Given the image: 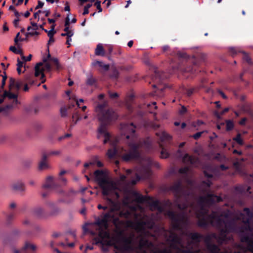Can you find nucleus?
Masks as SVG:
<instances>
[{
    "mask_svg": "<svg viewBox=\"0 0 253 253\" xmlns=\"http://www.w3.org/2000/svg\"><path fill=\"white\" fill-rule=\"evenodd\" d=\"M42 61L43 63H44L43 67H42V69H43V71H45L48 72H51V71L52 70V67H51V64L47 62V59L43 58Z\"/></svg>",
    "mask_w": 253,
    "mask_h": 253,
    "instance_id": "obj_35",
    "label": "nucleus"
},
{
    "mask_svg": "<svg viewBox=\"0 0 253 253\" xmlns=\"http://www.w3.org/2000/svg\"><path fill=\"white\" fill-rule=\"evenodd\" d=\"M33 76L32 74L26 75L24 77V82L30 84H33L34 81L33 79Z\"/></svg>",
    "mask_w": 253,
    "mask_h": 253,
    "instance_id": "obj_39",
    "label": "nucleus"
},
{
    "mask_svg": "<svg viewBox=\"0 0 253 253\" xmlns=\"http://www.w3.org/2000/svg\"><path fill=\"white\" fill-rule=\"evenodd\" d=\"M208 251L211 253H219L220 249L217 245H210Z\"/></svg>",
    "mask_w": 253,
    "mask_h": 253,
    "instance_id": "obj_41",
    "label": "nucleus"
},
{
    "mask_svg": "<svg viewBox=\"0 0 253 253\" xmlns=\"http://www.w3.org/2000/svg\"><path fill=\"white\" fill-rule=\"evenodd\" d=\"M67 109L66 107H62L60 109V113L62 117H65L67 114Z\"/></svg>",
    "mask_w": 253,
    "mask_h": 253,
    "instance_id": "obj_62",
    "label": "nucleus"
},
{
    "mask_svg": "<svg viewBox=\"0 0 253 253\" xmlns=\"http://www.w3.org/2000/svg\"><path fill=\"white\" fill-rule=\"evenodd\" d=\"M204 132V131L198 132L194 134L192 137L195 140H198L202 135V134Z\"/></svg>",
    "mask_w": 253,
    "mask_h": 253,
    "instance_id": "obj_59",
    "label": "nucleus"
},
{
    "mask_svg": "<svg viewBox=\"0 0 253 253\" xmlns=\"http://www.w3.org/2000/svg\"><path fill=\"white\" fill-rule=\"evenodd\" d=\"M108 104L106 102L98 104L95 107V110L97 113L98 119L100 122L98 127V138L100 135H103L104 139L103 143H107L110 140V135L106 131V127L111 122L116 121L118 118L117 114L111 108L106 109Z\"/></svg>",
    "mask_w": 253,
    "mask_h": 253,
    "instance_id": "obj_2",
    "label": "nucleus"
},
{
    "mask_svg": "<svg viewBox=\"0 0 253 253\" xmlns=\"http://www.w3.org/2000/svg\"><path fill=\"white\" fill-rule=\"evenodd\" d=\"M95 6H96L97 9L98 10L99 12L102 11V8L101 6V1L97 0L94 4Z\"/></svg>",
    "mask_w": 253,
    "mask_h": 253,
    "instance_id": "obj_56",
    "label": "nucleus"
},
{
    "mask_svg": "<svg viewBox=\"0 0 253 253\" xmlns=\"http://www.w3.org/2000/svg\"><path fill=\"white\" fill-rule=\"evenodd\" d=\"M95 54L97 56H104L105 54V50L101 43H98L95 49Z\"/></svg>",
    "mask_w": 253,
    "mask_h": 253,
    "instance_id": "obj_30",
    "label": "nucleus"
},
{
    "mask_svg": "<svg viewBox=\"0 0 253 253\" xmlns=\"http://www.w3.org/2000/svg\"><path fill=\"white\" fill-rule=\"evenodd\" d=\"M229 111L228 108H224L222 111H221L220 113L218 112L217 111H215L214 112V115L216 116V117L218 119H220L221 118V116L223 115H224L225 113H227Z\"/></svg>",
    "mask_w": 253,
    "mask_h": 253,
    "instance_id": "obj_45",
    "label": "nucleus"
},
{
    "mask_svg": "<svg viewBox=\"0 0 253 253\" xmlns=\"http://www.w3.org/2000/svg\"><path fill=\"white\" fill-rule=\"evenodd\" d=\"M42 66L43 63L42 62H40L37 64L35 67V76L38 77L40 75H41V79L42 80V83L45 82V80L43 79V78L45 77V75L43 73V69L42 68Z\"/></svg>",
    "mask_w": 253,
    "mask_h": 253,
    "instance_id": "obj_17",
    "label": "nucleus"
},
{
    "mask_svg": "<svg viewBox=\"0 0 253 253\" xmlns=\"http://www.w3.org/2000/svg\"><path fill=\"white\" fill-rule=\"evenodd\" d=\"M153 246V244L147 239L142 238L139 242V248L140 250L148 249Z\"/></svg>",
    "mask_w": 253,
    "mask_h": 253,
    "instance_id": "obj_20",
    "label": "nucleus"
},
{
    "mask_svg": "<svg viewBox=\"0 0 253 253\" xmlns=\"http://www.w3.org/2000/svg\"><path fill=\"white\" fill-rule=\"evenodd\" d=\"M94 240L96 241V244H100L102 246H113L115 244H113L111 243V242L109 240H105V239H98L97 238H95Z\"/></svg>",
    "mask_w": 253,
    "mask_h": 253,
    "instance_id": "obj_31",
    "label": "nucleus"
},
{
    "mask_svg": "<svg viewBox=\"0 0 253 253\" xmlns=\"http://www.w3.org/2000/svg\"><path fill=\"white\" fill-rule=\"evenodd\" d=\"M22 15H23L22 13L19 12V15L18 16H15L16 18L13 21V25L15 28H17L19 26V22L20 20L19 17Z\"/></svg>",
    "mask_w": 253,
    "mask_h": 253,
    "instance_id": "obj_49",
    "label": "nucleus"
},
{
    "mask_svg": "<svg viewBox=\"0 0 253 253\" xmlns=\"http://www.w3.org/2000/svg\"><path fill=\"white\" fill-rule=\"evenodd\" d=\"M138 224L141 227H146L149 229H152L155 225V222L151 219H148L145 221H140Z\"/></svg>",
    "mask_w": 253,
    "mask_h": 253,
    "instance_id": "obj_21",
    "label": "nucleus"
},
{
    "mask_svg": "<svg viewBox=\"0 0 253 253\" xmlns=\"http://www.w3.org/2000/svg\"><path fill=\"white\" fill-rule=\"evenodd\" d=\"M119 215L121 217L128 219L130 217L131 213L128 211H121L120 212Z\"/></svg>",
    "mask_w": 253,
    "mask_h": 253,
    "instance_id": "obj_46",
    "label": "nucleus"
},
{
    "mask_svg": "<svg viewBox=\"0 0 253 253\" xmlns=\"http://www.w3.org/2000/svg\"><path fill=\"white\" fill-rule=\"evenodd\" d=\"M34 215L38 217H43L45 216V213L43 208L40 207H37L33 209L32 211Z\"/></svg>",
    "mask_w": 253,
    "mask_h": 253,
    "instance_id": "obj_25",
    "label": "nucleus"
},
{
    "mask_svg": "<svg viewBox=\"0 0 253 253\" xmlns=\"http://www.w3.org/2000/svg\"><path fill=\"white\" fill-rule=\"evenodd\" d=\"M240 216L241 219H242V222L244 224V226H242L240 228V231L242 233V234L240 235V238L241 237V236L243 234H247L249 235L247 233H245L244 231H250V232H253V226H251L250 222V218H245V215L244 214L241 213L240 214Z\"/></svg>",
    "mask_w": 253,
    "mask_h": 253,
    "instance_id": "obj_12",
    "label": "nucleus"
},
{
    "mask_svg": "<svg viewBox=\"0 0 253 253\" xmlns=\"http://www.w3.org/2000/svg\"><path fill=\"white\" fill-rule=\"evenodd\" d=\"M241 242L247 244V250L253 253V238L250 235L243 234L241 237Z\"/></svg>",
    "mask_w": 253,
    "mask_h": 253,
    "instance_id": "obj_13",
    "label": "nucleus"
},
{
    "mask_svg": "<svg viewBox=\"0 0 253 253\" xmlns=\"http://www.w3.org/2000/svg\"><path fill=\"white\" fill-rule=\"evenodd\" d=\"M9 10H11L14 12V15L15 16H18L19 15V12L15 8L14 6L13 5H10L9 7Z\"/></svg>",
    "mask_w": 253,
    "mask_h": 253,
    "instance_id": "obj_61",
    "label": "nucleus"
},
{
    "mask_svg": "<svg viewBox=\"0 0 253 253\" xmlns=\"http://www.w3.org/2000/svg\"><path fill=\"white\" fill-rule=\"evenodd\" d=\"M108 94L111 99H116L119 97V94L117 92L112 93L111 91H109Z\"/></svg>",
    "mask_w": 253,
    "mask_h": 253,
    "instance_id": "obj_58",
    "label": "nucleus"
},
{
    "mask_svg": "<svg viewBox=\"0 0 253 253\" xmlns=\"http://www.w3.org/2000/svg\"><path fill=\"white\" fill-rule=\"evenodd\" d=\"M212 238H216V235L214 233L208 234L206 236H204L203 239L205 242L207 248L209 250V247L210 245H215V244L211 243V241Z\"/></svg>",
    "mask_w": 253,
    "mask_h": 253,
    "instance_id": "obj_23",
    "label": "nucleus"
},
{
    "mask_svg": "<svg viewBox=\"0 0 253 253\" xmlns=\"http://www.w3.org/2000/svg\"><path fill=\"white\" fill-rule=\"evenodd\" d=\"M152 253H171V251L168 249L165 248L164 249H157L152 251Z\"/></svg>",
    "mask_w": 253,
    "mask_h": 253,
    "instance_id": "obj_44",
    "label": "nucleus"
},
{
    "mask_svg": "<svg viewBox=\"0 0 253 253\" xmlns=\"http://www.w3.org/2000/svg\"><path fill=\"white\" fill-rule=\"evenodd\" d=\"M47 157L48 156L45 153L42 154L41 160L38 167L39 171L46 170L50 168L49 165L47 162Z\"/></svg>",
    "mask_w": 253,
    "mask_h": 253,
    "instance_id": "obj_15",
    "label": "nucleus"
},
{
    "mask_svg": "<svg viewBox=\"0 0 253 253\" xmlns=\"http://www.w3.org/2000/svg\"><path fill=\"white\" fill-rule=\"evenodd\" d=\"M169 190L173 193L177 200L182 197H187L189 196V192L185 190L181 180H177L170 186Z\"/></svg>",
    "mask_w": 253,
    "mask_h": 253,
    "instance_id": "obj_10",
    "label": "nucleus"
},
{
    "mask_svg": "<svg viewBox=\"0 0 253 253\" xmlns=\"http://www.w3.org/2000/svg\"><path fill=\"white\" fill-rule=\"evenodd\" d=\"M221 201H222V199L220 196L213 194H208L206 196L200 197L198 201L199 209L196 211V216L198 219L197 225L199 227L206 228L211 225V220L209 217L211 214H209V210L205 206V204L211 205L215 202Z\"/></svg>",
    "mask_w": 253,
    "mask_h": 253,
    "instance_id": "obj_3",
    "label": "nucleus"
},
{
    "mask_svg": "<svg viewBox=\"0 0 253 253\" xmlns=\"http://www.w3.org/2000/svg\"><path fill=\"white\" fill-rule=\"evenodd\" d=\"M233 140L240 145H242L244 144L243 140L241 138V135L240 133H238L237 136L233 138Z\"/></svg>",
    "mask_w": 253,
    "mask_h": 253,
    "instance_id": "obj_47",
    "label": "nucleus"
},
{
    "mask_svg": "<svg viewBox=\"0 0 253 253\" xmlns=\"http://www.w3.org/2000/svg\"><path fill=\"white\" fill-rule=\"evenodd\" d=\"M14 217L15 214L14 213H11L9 215H8L6 218L7 224H10L11 221L14 219Z\"/></svg>",
    "mask_w": 253,
    "mask_h": 253,
    "instance_id": "obj_52",
    "label": "nucleus"
},
{
    "mask_svg": "<svg viewBox=\"0 0 253 253\" xmlns=\"http://www.w3.org/2000/svg\"><path fill=\"white\" fill-rule=\"evenodd\" d=\"M16 81L14 78H10L9 79V86L10 88L14 87L16 84Z\"/></svg>",
    "mask_w": 253,
    "mask_h": 253,
    "instance_id": "obj_63",
    "label": "nucleus"
},
{
    "mask_svg": "<svg viewBox=\"0 0 253 253\" xmlns=\"http://www.w3.org/2000/svg\"><path fill=\"white\" fill-rule=\"evenodd\" d=\"M43 31L47 34V36L49 38L53 37L54 35L56 33V31H48L47 29H43Z\"/></svg>",
    "mask_w": 253,
    "mask_h": 253,
    "instance_id": "obj_57",
    "label": "nucleus"
},
{
    "mask_svg": "<svg viewBox=\"0 0 253 253\" xmlns=\"http://www.w3.org/2000/svg\"><path fill=\"white\" fill-rule=\"evenodd\" d=\"M242 52L243 54V59L245 61H246L247 63H248L249 65H253V63L252 61V59H251V57H250V56L244 51H242Z\"/></svg>",
    "mask_w": 253,
    "mask_h": 253,
    "instance_id": "obj_43",
    "label": "nucleus"
},
{
    "mask_svg": "<svg viewBox=\"0 0 253 253\" xmlns=\"http://www.w3.org/2000/svg\"><path fill=\"white\" fill-rule=\"evenodd\" d=\"M92 65L94 66H98L100 72L107 71L109 69V65L104 64L102 61H96L92 63Z\"/></svg>",
    "mask_w": 253,
    "mask_h": 253,
    "instance_id": "obj_22",
    "label": "nucleus"
},
{
    "mask_svg": "<svg viewBox=\"0 0 253 253\" xmlns=\"http://www.w3.org/2000/svg\"><path fill=\"white\" fill-rule=\"evenodd\" d=\"M23 84V82L21 81H17L16 82L14 87H15L17 90H19L21 88Z\"/></svg>",
    "mask_w": 253,
    "mask_h": 253,
    "instance_id": "obj_60",
    "label": "nucleus"
},
{
    "mask_svg": "<svg viewBox=\"0 0 253 253\" xmlns=\"http://www.w3.org/2000/svg\"><path fill=\"white\" fill-rule=\"evenodd\" d=\"M59 186V185L54 177L51 176H48L47 177L45 183L43 185L42 187L45 189H54Z\"/></svg>",
    "mask_w": 253,
    "mask_h": 253,
    "instance_id": "obj_14",
    "label": "nucleus"
},
{
    "mask_svg": "<svg viewBox=\"0 0 253 253\" xmlns=\"http://www.w3.org/2000/svg\"><path fill=\"white\" fill-rule=\"evenodd\" d=\"M165 214L171 220V225L173 229L178 231L182 230V224L184 219V217L183 215L176 213L171 210L167 211Z\"/></svg>",
    "mask_w": 253,
    "mask_h": 253,
    "instance_id": "obj_9",
    "label": "nucleus"
},
{
    "mask_svg": "<svg viewBox=\"0 0 253 253\" xmlns=\"http://www.w3.org/2000/svg\"><path fill=\"white\" fill-rule=\"evenodd\" d=\"M11 187L13 190L16 191H23L25 190V187L23 183L21 181H17L13 183Z\"/></svg>",
    "mask_w": 253,
    "mask_h": 253,
    "instance_id": "obj_27",
    "label": "nucleus"
},
{
    "mask_svg": "<svg viewBox=\"0 0 253 253\" xmlns=\"http://www.w3.org/2000/svg\"><path fill=\"white\" fill-rule=\"evenodd\" d=\"M182 162L184 163L193 165L195 163L196 161L193 156L189 155L188 154H186L182 158Z\"/></svg>",
    "mask_w": 253,
    "mask_h": 253,
    "instance_id": "obj_29",
    "label": "nucleus"
},
{
    "mask_svg": "<svg viewBox=\"0 0 253 253\" xmlns=\"http://www.w3.org/2000/svg\"><path fill=\"white\" fill-rule=\"evenodd\" d=\"M178 57L182 59V65H179L178 69L183 72H190L193 73L197 70V68L199 66L202 62L204 61L205 55L200 54L199 57L195 56L190 57L185 53L178 52Z\"/></svg>",
    "mask_w": 253,
    "mask_h": 253,
    "instance_id": "obj_5",
    "label": "nucleus"
},
{
    "mask_svg": "<svg viewBox=\"0 0 253 253\" xmlns=\"http://www.w3.org/2000/svg\"><path fill=\"white\" fill-rule=\"evenodd\" d=\"M95 181L102 189L103 196H107L116 189L115 183L109 179L102 170H96L94 172Z\"/></svg>",
    "mask_w": 253,
    "mask_h": 253,
    "instance_id": "obj_7",
    "label": "nucleus"
},
{
    "mask_svg": "<svg viewBox=\"0 0 253 253\" xmlns=\"http://www.w3.org/2000/svg\"><path fill=\"white\" fill-rule=\"evenodd\" d=\"M152 166H155L157 168L160 167L158 163L151 158H147L145 164H142L136 168L134 173L135 178L127 181L126 180V176L122 174L120 176V180L121 181L127 184L134 185L140 180L141 177L144 178H148L151 176L152 174L151 168Z\"/></svg>",
    "mask_w": 253,
    "mask_h": 253,
    "instance_id": "obj_4",
    "label": "nucleus"
},
{
    "mask_svg": "<svg viewBox=\"0 0 253 253\" xmlns=\"http://www.w3.org/2000/svg\"><path fill=\"white\" fill-rule=\"evenodd\" d=\"M95 80L92 77H90L87 78L86 83L87 85H92L95 84Z\"/></svg>",
    "mask_w": 253,
    "mask_h": 253,
    "instance_id": "obj_51",
    "label": "nucleus"
},
{
    "mask_svg": "<svg viewBox=\"0 0 253 253\" xmlns=\"http://www.w3.org/2000/svg\"><path fill=\"white\" fill-rule=\"evenodd\" d=\"M122 131L126 138L130 140L128 142V152L122 156V159L125 162L131 160H138L141 157L140 148L147 143L146 141L136 142L135 140V132L136 126L133 123L125 124L122 125Z\"/></svg>",
    "mask_w": 253,
    "mask_h": 253,
    "instance_id": "obj_1",
    "label": "nucleus"
},
{
    "mask_svg": "<svg viewBox=\"0 0 253 253\" xmlns=\"http://www.w3.org/2000/svg\"><path fill=\"white\" fill-rule=\"evenodd\" d=\"M226 124V130L227 131H229L232 130L234 127V124L233 121L231 120H225Z\"/></svg>",
    "mask_w": 253,
    "mask_h": 253,
    "instance_id": "obj_38",
    "label": "nucleus"
},
{
    "mask_svg": "<svg viewBox=\"0 0 253 253\" xmlns=\"http://www.w3.org/2000/svg\"><path fill=\"white\" fill-rule=\"evenodd\" d=\"M32 55L31 54H29V56H28L27 57L22 55L21 57V59L24 62L30 61H31V60L32 59Z\"/></svg>",
    "mask_w": 253,
    "mask_h": 253,
    "instance_id": "obj_64",
    "label": "nucleus"
},
{
    "mask_svg": "<svg viewBox=\"0 0 253 253\" xmlns=\"http://www.w3.org/2000/svg\"><path fill=\"white\" fill-rule=\"evenodd\" d=\"M189 170L188 167H185L179 169L178 172L181 174H187Z\"/></svg>",
    "mask_w": 253,
    "mask_h": 253,
    "instance_id": "obj_54",
    "label": "nucleus"
},
{
    "mask_svg": "<svg viewBox=\"0 0 253 253\" xmlns=\"http://www.w3.org/2000/svg\"><path fill=\"white\" fill-rule=\"evenodd\" d=\"M94 224L98 226L99 230L101 229H107L109 227L107 221L102 217L101 218H97L94 222Z\"/></svg>",
    "mask_w": 253,
    "mask_h": 253,
    "instance_id": "obj_19",
    "label": "nucleus"
},
{
    "mask_svg": "<svg viewBox=\"0 0 253 253\" xmlns=\"http://www.w3.org/2000/svg\"><path fill=\"white\" fill-rule=\"evenodd\" d=\"M173 245H180L181 244V239L174 231H170L169 236V239Z\"/></svg>",
    "mask_w": 253,
    "mask_h": 253,
    "instance_id": "obj_18",
    "label": "nucleus"
},
{
    "mask_svg": "<svg viewBox=\"0 0 253 253\" xmlns=\"http://www.w3.org/2000/svg\"><path fill=\"white\" fill-rule=\"evenodd\" d=\"M209 217L211 220V225L216 226L220 229L221 233L227 234L234 231L235 228L234 220L226 221L220 218L218 212L216 211H212Z\"/></svg>",
    "mask_w": 253,
    "mask_h": 253,
    "instance_id": "obj_6",
    "label": "nucleus"
},
{
    "mask_svg": "<svg viewBox=\"0 0 253 253\" xmlns=\"http://www.w3.org/2000/svg\"><path fill=\"white\" fill-rule=\"evenodd\" d=\"M73 120H75V124H76L77 122L82 119V118L80 116L78 113H75L72 116Z\"/></svg>",
    "mask_w": 253,
    "mask_h": 253,
    "instance_id": "obj_55",
    "label": "nucleus"
},
{
    "mask_svg": "<svg viewBox=\"0 0 253 253\" xmlns=\"http://www.w3.org/2000/svg\"><path fill=\"white\" fill-rule=\"evenodd\" d=\"M66 173V170H62L60 173H59V176H60V177H59L58 178V180L60 181L61 182H62V184L63 185H65L66 184V182H67V180L66 178H64V177H61L62 175L64 174L65 173Z\"/></svg>",
    "mask_w": 253,
    "mask_h": 253,
    "instance_id": "obj_48",
    "label": "nucleus"
},
{
    "mask_svg": "<svg viewBox=\"0 0 253 253\" xmlns=\"http://www.w3.org/2000/svg\"><path fill=\"white\" fill-rule=\"evenodd\" d=\"M188 236L192 240L189 243V246L194 243L198 244L200 243L201 240H203L204 238V235L197 232L190 233L188 234Z\"/></svg>",
    "mask_w": 253,
    "mask_h": 253,
    "instance_id": "obj_16",
    "label": "nucleus"
},
{
    "mask_svg": "<svg viewBox=\"0 0 253 253\" xmlns=\"http://www.w3.org/2000/svg\"><path fill=\"white\" fill-rule=\"evenodd\" d=\"M4 97H8L9 99H13V103L15 104H18V100L17 97L18 95L16 94H14L13 93H12L9 91H7L6 90H5L4 91Z\"/></svg>",
    "mask_w": 253,
    "mask_h": 253,
    "instance_id": "obj_28",
    "label": "nucleus"
},
{
    "mask_svg": "<svg viewBox=\"0 0 253 253\" xmlns=\"http://www.w3.org/2000/svg\"><path fill=\"white\" fill-rule=\"evenodd\" d=\"M215 239L217 240L218 242L220 244H222L227 241L228 238L227 237V234H224L220 232L219 236L218 237L216 236V238Z\"/></svg>",
    "mask_w": 253,
    "mask_h": 253,
    "instance_id": "obj_34",
    "label": "nucleus"
},
{
    "mask_svg": "<svg viewBox=\"0 0 253 253\" xmlns=\"http://www.w3.org/2000/svg\"><path fill=\"white\" fill-rule=\"evenodd\" d=\"M120 241L123 243V245H117L115 244L114 245L115 249L121 252V253H124L132 250V241L131 238L122 236L120 239Z\"/></svg>",
    "mask_w": 253,
    "mask_h": 253,
    "instance_id": "obj_11",
    "label": "nucleus"
},
{
    "mask_svg": "<svg viewBox=\"0 0 253 253\" xmlns=\"http://www.w3.org/2000/svg\"><path fill=\"white\" fill-rule=\"evenodd\" d=\"M40 35V33L35 30V32H28L25 34V36L27 37H33L34 36H38Z\"/></svg>",
    "mask_w": 253,
    "mask_h": 253,
    "instance_id": "obj_53",
    "label": "nucleus"
},
{
    "mask_svg": "<svg viewBox=\"0 0 253 253\" xmlns=\"http://www.w3.org/2000/svg\"><path fill=\"white\" fill-rule=\"evenodd\" d=\"M133 196L136 203L139 204L146 203L159 212H163L164 211V208L161 205L159 200H153V198L150 196H143L137 192H135Z\"/></svg>",
    "mask_w": 253,
    "mask_h": 253,
    "instance_id": "obj_8",
    "label": "nucleus"
},
{
    "mask_svg": "<svg viewBox=\"0 0 253 253\" xmlns=\"http://www.w3.org/2000/svg\"><path fill=\"white\" fill-rule=\"evenodd\" d=\"M105 229H101L99 230L98 236L99 239H109L110 234L108 231H105Z\"/></svg>",
    "mask_w": 253,
    "mask_h": 253,
    "instance_id": "obj_33",
    "label": "nucleus"
},
{
    "mask_svg": "<svg viewBox=\"0 0 253 253\" xmlns=\"http://www.w3.org/2000/svg\"><path fill=\"white\" fill-rule=\"evenodd\" d=\"M159 145L160 148H161V157L162 158L165 159L168 158L169 156V152L167 151V150L165 148H164L162 143H160Z\"/></svg>",
    "mask_w": 253,
    "mask_h": 253,
    "instance_id": "obj_37",
    "label": "nucleus"
},
{
    "mask_svg": "<svg viewBox=\"0 0 253 253\" xmlns=\"http://www.w3.org/2000/svg\"><path fill=\"white\" fill-rule=\"evenodd\" d=\"M160 139L161 142H164L165 141H169L171 139V137L167 133L162 132L160 134Z\"/></svg>",
    "mask_w": 253,
    "mask_h": 253,
    "instance_id": "obj_36",
    "label": "nucleus"
},
{
    "mask_svg": "<svg viewBox=\"0 0 253 253\" xmlns=\"http://www.w3.org/2000/svg\"><path fill=\"white\" fill-rule=\"evenodd\" d=\"M50 64H51L52 69H54L56 71L58 72L63 68L62 66L61 65L57 58H53L51 59Z\"/></svg>",
    "mask_w": 253,
    "mask_h": 253,
    "instance_id": "obj_24",
    "label": "nucleus"
},
{
    "mask_svg": "<svg viewBox=\"0 0 253 253\" xmlns=\"http://www.w3.org/2000/svg\"><path fill=\"white\" fill-rule=\"evenodd\" d=\"M102 218L103 219H106L108 222L109 220L110 219H114L115 220H118V217H115L114 215V213L113 212H111L110 210L109 209L108 212L104 213H102Z\"/></svg>",
    "mask_w": 253,
    "mask_h": 253,
    "instance_id": "obj_26",
    "label": "nucleus"
},
{
    "mask_svg": "<svg viewBox=\"0 0 253 253\" xmlns=\"http://www.w3.org/2000/svg\"><path fill=\"white\" fill-rule=\"evenodd\" d=\"M243 211L246 212L247 215L249 217L248 218L251 219L252 217H253V211L252 212L249 208H245L243 210Z\"/></svg>",
    "mask_w": 253,
    "mask_h": 253,
    "instance_id": "obj_50",
    "label": "nucleus"
},
{
    "mask_svg": "<svg viewBox=\"0 0 253 253\" xmlns=\"http://www.w3.org/2000/svg\"><path fill=\"white\" fill-rule=\"evenodd\" d=\"M109 209L110 210L111 212H113L114 213L116 211H119L120 207L119 205L114 201V204H112L110 205V207Z\"/></svg>",
    "mask_w": 253,
    "mask_h": 253,
    "instance_id": "obj_42",
    "label": "nucleus"
},
{
    "mask_svg": "<svg viewBox=\"0 0 253 253\" xmlns=\"http://www.w3.org/2000/svg\"><path fill=\"white\" fill-rule=\"evenodd\" d=\"M118 150L116 147V144L113 146V148L109 149L107 153V155L109 158H113L117 153Z\"/></svg>",
    "mask_w": 253,
    "mask_h": 253,
    "instance_id": "obj_32",
    "label": "nucleus"
},
{
    "mask_svg": "<svg viewBox=\"0 0 253 253\" xmlns=\"http://www.w3.org/2000/svg\"><path fill=\"white\" fill-rule=\"evenodd\" d=\"M229 51L232 57H234L237 55L238 53L242 52L238 47H230L229 48Z\"/></svg>",
    "mask_w": 253,
    "mask_h": 253,
    "instance_id": "obj_40",
    "label": "nucleus"
}]
</instances>
